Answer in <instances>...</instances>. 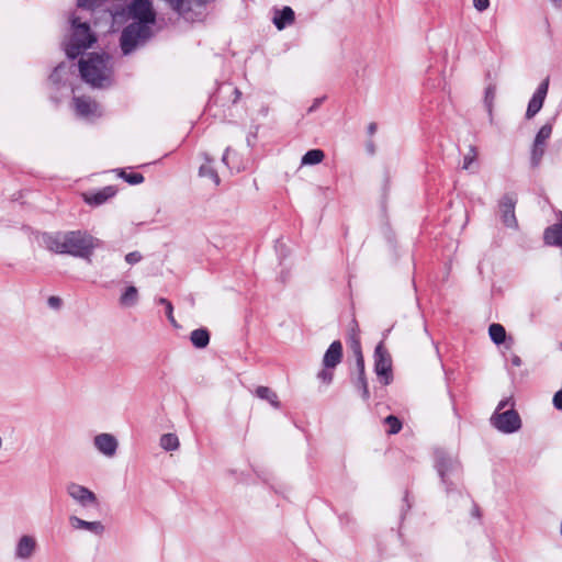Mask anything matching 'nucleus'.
I'll use <instances>...</instances> for the list:
<instances>
[{"instance_id":"9b49d317","label":"nucleus","mask_w":562,"mask_h":562,"mask_svg":"<svg viewBox=\"0 0 562 562\" xmlns=\"http://www.w3.org/2000/svg\"><path fill=\"white\" fill-rule=\"evenodd\" d=\"M93 446L104 457L113 458L116 454L119 441L113 435L102 432L93 438Z\"/></svg>"},{"instance_id":"9d476101","label":"nucleus","mask_w":562,"mask_h":562,"mask_svg":"<svg viewBox=\"0 0 562 562\" xmlns=\"http://www.w3.org/2000/svg\"><path fill=\"white\" fill-rule=\"evenodd\" d=\"M549 82V77L543 79L542 82L538 86L535 93L532 94L531 99L529 100L526 111V117L528 120L532 119L542 109L546 97L548 94Z\"/></svg>"},{"instance_id":"473e14b6","label":"nucleus","mask_w":562,"mask_h":562,"mask_svg":"<svg viewBox=\"0 0 562 562\" xmlns=\"http://www.w3.org/2000/svg\"><path fill=\"white\" fill-rule=\"evenodd\" d=\"M356 385H357V387H359L362 391V398L363 400H368L370 393H369V390H368V383H367L364 374L363 375L359 374V376L357 379V382H356Z\"/></svg>"},{"instance_id":"bb28decb","label":"nucleus","mask_w":562,"mask_h":562,"mask_svg":"<svg viewBox=\"0 0 562 562\" xmlns=\"http://www.w3.org/2000/svg\"><path fill=\"white\" fill-rule=\"evenodd\" d=\"M552 134V124L547 123L540 127L533 143L547 146V140L551 137Z\"/></svg>"},{"instance_id":"393cba45","label":"nucleus","mask_w":562,"mask_h":562,"mask_svg":"<svg viewBox=\"0 0 562 562\" xmlns=\"http://www.w3.org/2000/svg\"><path fill=\"white\" fill-rule=\"evenodd\" d=\"M325 154L321 149H311L302 157V165H316L323 161Z\"/></svg>"},{"instance_id":"b1692460","label":"nucleus","mask_w":562,"mask_h":562,"mask_svg":"<svg viewBox=\"0 0 562 562\" xmlns=\"http://www.w3.org/2000/svg\"><path fill=\"white\" fill-rule=\"evenodd\" d=\"M546 153V146L537 143H532L530 150V165L532 168H537L540 166L542 157Z\"/></svg>"},{"instance_id":"e433bc0d","label":"nucleus","mask_w":562,"mask_h":562,"mask_svg":"<svg viewBox=\"0 0 562 562\" xmlns=\"http://www.w3.org/2000/svg\"><path fill=\"white\" fill-rule=\"evenodd\" d=\"M473 7L477 11L483 12L490 7V0H473Z\"/></svg>"},{"instance_id":"f704fd0d","label":"nucleus","mask_w":562,"mask_h":562,"mask_svg":"<svg viewBox=\"0 0 562 562\" xmlns=\"http://www.w3.org/2000/svg\"><path fill=\"white\" fill-rule=\"evenodd\" d=\"M125 260L130 265H135L142 260V255L139 251H132L125 256Z\"/></svg>"},{"instance_id":"09e8293b","label":"nucleus","mask_w":562,"mask_h":562,"mask_svg":"<svg viewBox=\"0 0 562 562\" xmlns=\"http://www.w3.org/2000/svg\"><path fill=\"white\" fill-rule=\"evenodd\" d=\"M375 132H376V124L375 123H370L368 125V133H369V135H373Z\"/></svg>"},{"instance_id":"7ed1b4c3","label":"nucleus","mask_w":562,"mask_h":562,"mask_svg":"<svg viewBox=\"0 0 562 562\" xmlns=\"http://www.w3.org/2000/svg\"><path fill=\"white\" fill-rule=\"evenodd\" d=\"M82 79L94 88H105L112 83L111 57L106 54H90L79 60Z\"/></svg>"},{"instance_id":"a878e982","label":"nucleus","mask_w":562,"mask_h":562,"mask_svg":"<svg viewBox=\"0 0 562 562\" xmlns=\"http://www.w3.org/2000/svg\"><path fill=\"white\" fill-rule=\"evenodd\" d=\"M160 447L166 451H175L179 448V439L175 434H165L160 437Z\"/></svg>"},{"instance_id":"0eeeda50","label":"nucleus","mask_w":562,"mask_h":562,"mask_svg":"<svg viewBox=\"0 0 562 562\" xmlns=\"http://www.w3.org/2000/svg\"><path fill=\"white\" fill-rule=\"evenodd\" d=\"M66 493L77 505L83 509L97 508L99 506L97 495L91 490L79 483H68L66 485Z\"/></svg>"},{"instance_id":"8fccbe9b","label":"nucleus","mask_w":562,"mask_h":562,"mask_svg":"<svg viewBox=\"0 0 562 562\" xmlns=\"http://www.w3.org/2000/svg\"><path fill=\"white\" fill-rule=\"evenodd\" d=\"M234 93H235V95H236V98H235L234 102H236V101L240 98V94H241V93H240V91H239L238 89H235Z\"/></svg>"},{"instance_id":"aec40b11","label":"nucleus","mask_w":562,"mask_h":562,"mask_svg":"<svg viewBox=\"0 0 562 562\" xmlns=\"http://www.w3.org/2000/svg\"><path fill=\"white\" fill-rule=\"evenodd\" d=\"M120 305L123 307H132L138 302V290L134 285H130L120 296Z\"/></svg>"},{"instance_id":"58836bf2","label":"nucleus","mask_w":562,"mask_h":562,"mask_svg":"<svg viewBox=\"0 0 562 562\" xmlns=\"http://www.w3.org/2000/svg\"><path fill=\"white\" fill-rule=\"evenodd\" d=\"M65 69L64 65H58L54 71L52 72V75L49 76V79L54 82V83H58L59 82V75L60 72Z\"/></svg>"},{"instance_id":"dca6fc26","label":"nucleus","mask_w":562,"mask_h":562,"mask_svg":"<svg viewBox=\"0 0 562 562\" xmlns=\"http://www.w3.org/2000/svg\"><path fill=\"white\" fill-rule=\"evenodd\" d=\"M115 194L116 189L112 186H108L97 192L85 193L83 198L86 203L98 206L113 198Z\"/></svg>"},{"instance_id":"ddd939ff","label":"nucleus","mask_w":562,"mask_h":562,"mask_svg":"<svg viewBox=\"0 0 562 562\" xmlns=\"http://www.w3.org/2000/svg\"><path fill=\"white\" fill-rule=\"evenodd\" d=\"M74 104L79 116L89 119L101 115L99 104L88 97H75Z\"/></svg>"},{"instance_id":"de8ad7c7","label":"nucleus","mask_w":562,"mask_h":562,"mask_svg":"<svg viewBox=\"0 0 562 562\" xmlns=\"http://www.w3.org/2000/svg\"><path fill=\"white\" fill-rule=\"evenodd\" d=\"M229 153H231V148H229V147H227V148L225 149V153H224L223 157H222V161H223L225 165H228V155H229Z\"/></svg>"},{"instance_id":"423d86ee","label":"nucleus","mask_w":562,"mask_h":562,"mask_svg":"<svg viewBox=\"0 0 562 562\" xmlns=\"http://www.w3.org/2000/svg\"><path fill=\"white\" fill-rule=\"evenodd\" d=\"M435 468L441 483L446 487L447 494H449L457 487L460 479L461 464L459 460L442 450H437L435 454Z\"/></svg>"},{"instance_id":"39448f33","label":"nucleus","mask_w":562,"mask_h":562,"mask_svg":"<svg viewBox=\"0 0 562 562\" xmlns=\"http://www.w3.org/2000/svg\"><path fill=\"white\" fill-rule=\"evenodd\" d=\"M513 397L502 400L490 418L491 425L503 434H514L521 428V419L514 408Z\"/></svg>"},{"instance_id":"4be33fe9","label":"nucleus","mask_w":562,"mask_h":562,"mask_svg":"<svg viewBox=\"0 0 562 562\" xmlns=\"http://www.w3.org/2000/svg\"><path fill=\"white\" fill-rule=\"evenodd\" d=\"M255 394L260 400L269 402L274 408L280 407V402L278 400V395L274 391H272L268 386H258L255 391Z\"/></svg>"},{"instance_id":"1a4fd4ad","label":"nucleus","mask_w":562,"mask_h":562,"mask_svg":"<svg viewBox=\"0 0 562 562\" xmlns=\"http://www.w3.org/2000/svg\"><path fill=\"white\" fill-rule=\"evenodd\" d=\"M37 549V542L34 536H21L14 547V559L18 561H29L33 558Z\"/></svg>"},{"instance_id":"6e6552de","label":"nucleus","mask_w":562,"mask_h":562,"mask_svg":"<svg viewBox=\"0 0 562 562\" xmlns=\"http://www.w3.org/2000/svg\"><path fill=\"white\" fill-rule=\"evenodd\" d=\"M374 371L378 376L383 378L384 384L392 380V359L383 342H379L374 350Z\"/></svg>"},{"instance_id":"6ab92c4d","label":"nucleus","mask_w":562,"mask_h":562,"mask_svg":"<svg viewBox=\"0 0 562 562\" xmlns=\"http://www.w3.org/2000/svg\"><path fill=\"white\" fill-rule=\"evenodd\" d=\"M199 176L202 178H209L214 183V186H218L221 182L218 173L213 168L212 160L207 155H205V162L202 164L199 168Z\"/></svg>"},{"instance_id":"cd10ccee","label":"nucleus","mask_w":562,"mask_h":562,"mask_svg":"<svg viewBox=\"0 0 562 562\" xmlns=\"http://www.w3.org/2000/svg\"><path fill=\"white\" fill-rule=\"evenodd\" d=\"M496 95V87L494 85H490L485 89L484 95V104L488 111L490 116L492 117L493 103Z\"/></svg>"},{"instance_id":"37998d69","label":"nucleus","mask_w":562,"mask_h":562,"mask_svg":"<svg viewBox=\"0 0 562 562\" xmlns=\"http://www.w3.org/2000/svg\"><path fill=\"white\" fill-rule=\"evenodd\" d=\"M324 101V98H317L314 100L313 104L308 108L307 113L314 112Z\"/></svg>"},{"instance_id":"c9c22d12","label":"nucleus","mask_w":562,"mask_h":562,"mask_svg":"<svg viewBox=\"0 0 562 562\" xmlns=\"http://www.w3.org/2000/svg\"><path fill=\"white\" fill-rule=\"evenodd\" d=\"M318 379L322 380L324 383L329 384L333 380V372L329 371V369H324L318 373Z\"/></svg>"},{"instance_id":"7c9ffc66","label":"nucleus","mask_w":562,"mask_h":562,"mask_svg":"<svg viewBox=\"0 0 562 562\" xmlns=\"http://www.w3.org/2000/svg\"><path fill=\"white\" fill-rule=\"evenodd\" d=\"M384 422L390 426L389 434L395 435L402 429V423L393 415L387 416Z\"/></svg>"},{"instance_id":"ea45409f","label":"nucleus","mask_w":562,"mask_h":562,"mask_svg":"<svg viewBox=\"0 0 562 562\" xmlns=\"http://www.w3.org/2000/svg\"><path fill=\"white\" fill-rule=\"evenodd\" d=\"M356 364L360 375L364 374V360L362 353L356 356Z\"/></svg>"},{"instance_id":"f8f14e48","label":"nucleus","mask_w":562,"mask_h":562,"mask_svg":"<svg viewBox=\"0 0 562 562\" xmlns=\"http://www.w3.org/2000/svg\"><path fill=\"white\" fill-rule=\"evenodd\" d=\"M516 199L512 194H505L499 201L502 222L509 228H517L515 215Z\"/></svg>"},{"instance_id":"3c124183","label":"nucleus","mask_w":562,"mask_h":562,"mask_svg":"<svg viewBox=\"0 0 562 562\" xmlns=\"http://www.w3.org/2000/svg\"><path fill=\"white\" fill-rule=\"evenodd\" d=\"M251 142H252V138H250L249 136L247 137V143L248 145L250 146L251 145Z\"/></svg>"},{"instance_id":"f3484780","label":"nucleus","mask_w":562,"mask_h":562,"mask_svg":"<svg viewBox=\"0 0 562 562\" xmlns=\"http://www.w3.org/2000/svg\"><path fill=\"white\" fill-rule=\"evenodd\" d=\"M543 239L547 245L562 246V214L560 223L553 224L544 231Z\"/></svg>"},{"instance_id":"2eb2a0df","label":"nucleus","mask_w":562,"mask_h":562,"mask_svg":"<svg viewBox=\"0 0 562 562\" xmlns=\"http://www.w3.org/2000/svg\"><path fill=\"white\" fill-rule=\"evenodd\" d=\"M342 359V345L339 340L333 341L323 358V366L326 369H334Z\"/></svg>"},{"instance_id":"a19ab883","label":"nucleus","mask_w":562,"mask_h":562,"mask_svg":"<svg viewBox=\"0 0 562 562\" xmlns=\"http://www.w3.org/2000/svg\"><path fill=\"white\" fill-rule=\"evenodd\" d=\"M165 1L168 2L170 4V7L177 12L181 11L183 3H184V0H165Z\"/></svg>"},{"instance_id":"f257e3e1","label":"nucleus","mask_w":562,"mask_h":562,"mask_svg":"<svg viewBox=\"0 0 562 562\" xmlns=\"http://www.w3.org/2000/svg\"><path fill=\"white\" fill-rule=\"evenodd\" d=\"M125 16L131 22L121 33L120 47L123 55H130L153 36L156 11L150 0H132L126 7Z\"/></svg>"},{"instance_id":"603ef678","label":"nucleus","mask_w":562,"mask_h":562,"mask_svg":"<svg viewBox=\"0 0 562 562\" xmlns=\"http://www.w3.org/2000/svg\"><path fill=\"white\" fill-rule=\"evenodd\" d=\"M2 448V438L0 437V449Z\"/></svg>"},{"instance_id":"a211bd4d","label":"nucleus","mask_w":562,"mask_h":562,"mask_svg":"<svg viewBox=\"0 0 562 562\" xmlns=\"http://www.w3.org/2000/svg\"><path fill=\"white\" fill-rule=\"evenodd\" d=\"M294 11L290 7H284L282 10L276 11L272 21L278 30H283L294 22Z\"/></svg>"},{"instance_id":"49530a36","label":"nucleus","mask_w":562,"mask_h":562,"mask_svg":"<svg viewBox=\"0 0 562 562\" xmlns=\"http://www.w3.org/2000/svg\"><path fill=\"white\" fill-rule=\"evenodd\" d=\"M471 515L475 518H480L481 517V513H480V508L477 505H473V508H472V512H471Z\"/></svg>"},{"instance_id":"20e7f679","label":"nucleus","mask_w":562,"mask_h":562,"mask_svg":"<svg viewBox=\"0 0 562 562\" xmlns=\"http://www.w3.org/2000/svg\"><path fill=\"white\" fill-rule=\"evenodd\" d=\"M70 24L72 33L65 43V53L68 58L75 59L97 41L95 35L91 32L86 16L75 12L71 14Z\"/></svg>"},{"instance_id":"79ce46f5","label":"nucleus","mask_w":562,"mask_h":562,"mask_svg":"<svg viewBox=\"0 0 562 562\" xmlns=\"http://www.w3.org/2000/svg\"><path fill=\"white\" fill-rule=\"evenodd\" d=\"M351 340H352V342H351V348H352V350H353V352H355V356H358L359 353H362V352H361L360 342H359V340L355 337V335H352Z\"/></svg>"},{"instance_id":"72a5a7b5","label":"nucleus","mask_w":562,"mask_h":562,"mask_svg":"<svg viewBox=\"0 0 562 562\" xmlns=\"http://www.w3.org/2000/svg\"><path fill=\"white\" fill-rule=\"evenodd\" d=\"M158 303H159V304H162V305H165V306H167L166 315H167V317H168L169 322H170L171 324L176 325V321H175V317H173V307H172L171 302H170V301H168V300H167V299H165V297H160V299L158 300Z\"/></svg>"},{"instance_id":"5701e85b","label":"nucleus","mask_w":562,"mask_h":562,"mask_svg":"<svg viewBox=\"0 0 562 562\" xmlns=\"http://www.w3.org/2000/svg\"><path fill=\"white\" fill-rule=\"evenodd\" d=\"M488 334L493 342L496 345H499L505 341L506 339V330L504 326L497 323H493L488 327Z\"/></svg>"},{"instance_id":"c85d7f7f","label":"nucleus","mask_w":562,"mask_h":562,"mask_svg":"<svg viewBox=\"0 0 562 562\" xmlns=\"http://www.w3.org/2000/svg\"><path fill=\"white\" fill-rule=\"evenodd\" d=\"M119 175L130 184H139L144 181V176L138 172L126 173L125 170L121 169Z\"/></svg>"},{"instance_id":"f03ea898","label":"nucleus","mask_w":562,"mask_h":562,"mask_svg":"<svg viewBox=\"0 0 562 562\" xmlns=\"http://www.w3.org/2000/svg\"><path fill=\"white\" fill-rule=\"evenodd\" d=\"M43 244L55 254L70 255L90 261L93 250L100 248L103 243L86 231H68L44 234Z\"/></svg>"},{"instance_id":"412c9836","label":"nucleus","mask_w":562,"mask_h":562,"mask_svg":"<svg viewBox=\"0 0 562 562\" xmlns=\"http://www.w3.org/2000/svg\"><path fill=\"white\" fill-rule=\"evenodd\" d=\"M190 340L195 348H205L210 342V334L205 328H198L191 331Z\"/></svg>"},{"instance_id":"4468645a","label":"nucleus","mask_w":562,"mask_h":562,"mask_svg":"<svg viewBox=\"0 0 562 562\" xmlns=\"http://www.w3.org/2000/svg\"><path fill=\"white\" fill-rule=\"evenodd\" d=\"M69 524L75 530H87L95 536H102L105 530V527L101 521H87L75 515L69 517Z\"/></svg>"},{"instance_id":"2f4dec72","label":"nucleus","mask_w":562,"mask_h":562,"mask_svg":"<svg viewBox=\"0 0 562 562\" xmlns=\"http://www.w3.org/2000/svg\"><path fill=\"white\" fill-rule=\"evenodd\" d=\"M477 156L476 148L474 146H470L469 153L463 157V166L464 170H469L471 165L475 161Z\"/></svg>"},{"instance_id":"4c0bfd02","label":"nucleus","mask_w":562,"mask_h":562,"mask_svg":"<svg viewBox=\"0 0 562 562\" xmlns=\"http://www.w3.org/2000/svg\"><path fill=\"white\" fill-rule=\"evenodd\" d=\"M552 402L557 409L562 411V389L555 392Z\"/></svg>"},{"instance_id":"c03bdc74","label":"nucleus","mask_w":562,"mask_h":562,"mask_svg":"<svg viewBox=\"0 0 562 562\" xmlns=\"http://www.w3.org/2000/svg\"><path fill=\"white\" fill-rule=\"evenodd\" d=\"M48 305H49L50 307H54V308L59 307V306H60V299H59V297H57V296H50V297L48 299Z\"/></svg>"},{"instance_id":"a18cd8bd","label":"nucleus","mask_w":562,"mask_h":562,"mask_svg":"<svg viewBox=\"0 0 562 562\" xmlns=\"http://www.w3.org/2000/svg\"><path fill=\"white\" fill-rule=\"evenodd\" d=\"M510 362L515 367H520L522 364L521 358L519 356H517V355H513L510 357Z\"/></svg>"},{"instance_id":"c756f323","label":"nucleus","mask_w":562,"mask_h":562,"mask_svg":"<svg viewBox=\"0 0 562 562\" xmlns=\"http://www.w3.org/2000/svg\"><path fill=\"white\" fill-rule=\"evenodd\" d=\"M102 0H77L78 9L80 12L87 11L91 13L100 3Z\"/></svg>"}]
</instances>
